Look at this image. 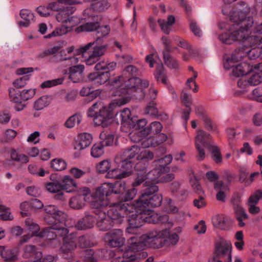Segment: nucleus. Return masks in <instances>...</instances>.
Wrapping results in <instances>:
<instances>
[{
  "mask_svg": "<svg viewBox=\"0 0 262 262\" xmlns=\"http://www.w3.org/2000/svg\"><path fill=\"white\" fill-rule=\"evenodd\" d=\"M164 60L165 64L171 69H176L178 67V62L167 53H164Z\"/></svg>",
  "mask_w": 262,
  "mask_h": 262,
  "instance_id": "64",
  "label": "nucleus"
},
{
  "mask_svg": "<svg viewBox=\"0 0 262 262\" xmlns=\"http://www.w3.org/2000/svg\"><path fill=\"white\" fill-rule=\"evenodd\" d=\"M232 203L233 205L236 219L238 222V225L240 227L245 225L244 221L248 219V215L241 205V195L238 192L234 193L232 197Z\"/></svg>",
  "mask_w": 262,
  "mask_h": 262,
  "instance_id": "19",
  "label": "nucleus"
},
{
  "mask_svg": "<svg viewBox=\"0 0 262 262\" xmlns=\"http://www.w3.org/2000/svg\"><path fill=\"white\" fill-rule=\"evenodd\" d=\"M104 146L101 143L97 142L94 144L91 149V155L94 158H99L104 153Z\"/></svg>",
  "mask_w": 262,
  "mask_h": 262,
  "instance_id": "43",
  "label": "nucleus"
},
{
  "mask_svg": "<svg viewBox=\"0 0 262 262\" xmlns=\"http://www.w3.org/2000/svg\"><path fill=\"white\" fill-rule=\"evenodd\" d=\"M46 190L50 193H55L60 192L61 189V183L60 182H50L45 184Z\"/></svg>",
  "mask_w": 262,
  "mask_h": 262,
  "instance_id": "53",
  "label": "nucleus"
},
{
  "mask_svg": "<svg viewBox=\"0 0 262 262\" xmlns=\"http://www.w3.org/2000/svg\"><path fill=\"white\" fill-rule=\"evenodd\" d=\"M50 103V98L47 96H43L36 100L34 103V108L40 111L47 107Z\"/></svg>",
  "mask_w": 262,
  "mask_h": 262,
  "instance_id": "46",
  "label": "nucleus"
},
{
  "mask_svg": "<svg viewBox=\"0 0 262 262\" xmlns=\"http://www.w3.org/2000/svg\"><path fill=\"white\" fill-rule=\"evenodd\" d=\"M124 155L129 159H133L138 161L136 165V169L140 174L146 177V171L144 169L146 165L154 158V154L149 149L134 145L124 150ZM138 176H137V177Z\"/></svg>",
  "mask_w": 262,
  "mask_h": 262,
  "instance_id": "7",
  "label": "nucleus"
},
{
  "mask_svg": "<svg viewBox=\"0 0 262 262\" xmlns=\"http://www.w3.org/2000/svg\"><path fill=\"white\" fill-rule=\"evenodd\" d=\"M90 190L88 187H83L79 190V194L72 198L70 201V206L75 209H79L85 205L84 202L86 201V198L90 194Z\"/></svg>",
  "mask_w": 262,
  "mask_h": 262,
  "instance_id": "20",
  "label": "nucleus"
},
{
  "mask_svg": "<svg viewBox=\"0 0 262 262\" xmlns=\"http://www.w3.org/2000/svg\"><path fill=\"white\" fill-rule=\"evenodd\" d=\"M147 123V121L145 119L138 120L133 126L135 130L131 133H136V136H147L150 133L149 127L146 126Z\"/></svg>",
  "mask_w": 262,
  "mask_h": 262,
  "instance_id": "26",
  "label": "nucleus"
},
{
  "mask_svg": "<svg viewBox=\"0 0 262 262\" xmlns=\"http://www.w3.org/2000/svg\"><path fill=\"white\" fill-rule=\"evenodd\" d=\"M124 154V150L117 155L115 158V162L118 164V167H120L124 178H126L132 174L134 169H136V166L130 160L133 159L126 157Z\"/></svg>",
  "mask_w": 262,
  "mask_h": 262,
  "instance_id": "16",
  "label": "nucleus"
},
{
  "mask_svg": "<svg viewBox=\"0 0 262 262\" xmlns=\"http://www.w3.org/2000/svg\"><path fill=\"white\" fill-rule=\"evenodd\" d=\"M55 228L57 230L59 236L63 239V243L60 249L61 252L65 258H67L66 255L72 257L73 251L76 248L77 239L75 235L73 233L69 234V230L66 227L62 228L60 226L55 227Z\"/></svg>",
  "mask_w": 262,
  "mask_h": 262,
  "instance_id": "12",
  "label": "nucleus"
},
{
  "mask_svg": "<svg viewBox=\"0 0 262 262\" xmlns=\"http://www.w3.org/2000/svg\"><path fill=\"white\" fill-rule=\"evenodd\" d=\"M0 256L6 261H14L17 259L15 251L6 246H0Z\"/></svg>",
  "mask_w": 262,
  "mask_h": 262,
  "instance_id": "35",
  "label": "nucleus"
},
{
  "mask_svg": "<svg viewBox=\"0 0 262 262\" xmlns=\"http://www.w3.org/2000/svg\"><path fill=\"white\" fill-rule=\"evenodd\" d=\"M96 219L93 215L89 214V212L85 213V216L80 220L76 225L77 229L84 230L91 228L95 223Z\"/></svg>",
  "mask_w": 262,
  "mask_h": 262,
  "instance_id": "27",
  "label": "nucleus"
},
{
  "mask_svg": "<svg viewBox=\"0 0 262 262\" xmlns=\"http://www.w3.org/2000/svg\"><path fill=\"white\" fill-rule=\"evenodd\" d=\"M74 47L71 46L60 51V61H68L70 65L77 64L79 62V58L76 56H71L70 55L74 51Z\"/></svg>",
  "mask_w": 262,
  "mask_h": 262,
  "instance_id": "31",
  "label": "nucleus"
},
{
  "mask_svg": "<svg viewBox=\"0 0 262 262\" xmlns=\"http://www.w3.org/2000/svg\"><path fill=\"white\" fill-rule=\"evenodd\" d=\"M9 96L11 101L14 103V109L16 111L19 112L24 109L26 104L22 102L21 91L14 88L9 89Z\"/></svg>",
  "mask_w": 262,
  "mask_h": 262,
  "instance_id": "25",
  "label": "nucleus"
},
{
  "mask_svg": "<svg viewBox=\"0 0 262 262\" xmlns=\"http://www.w3.org/2000/svg\"><path fill=\"white\" fill-rule=\"evenodd\" d=\"M111 167V162L108 160H104L98 163L96 168L97 171L99 173H107Z\"/></svg>",
  "mask_w": 262,
  "mask_h": 262,
  "instance_id": "55",
  "label": "nucleus"
},
{
  "mask_svg": "<svg viewBox=\"0 0 262 262\" xmlns=\"http://www.w3.org/2000/svg\"><path fill=\"white\" fill-rule=\"evenodd\" d=\"M104 104L102 101H97L90 107L87 112V116L89 117H95L98 114L99 110L103 107Z\"/></svg>",
  "mask_w": 262,
  "mask_h": 262,
  "instance_id": "58",
  "label": "nucleus"
},
{
  "mask_svg": "<svg viewBox=\"0 0 262 262\" xmlns=\"http://www.w3.org/2000/svg\"><path fill=\"white\" fill-rule=\"evenodd\" d=\"M212 222L214 227L225 229L227 227V219L223 214H217L213 216Z\"/></svg>",
  "mask_w": 262,
  "mask_h": 262,
  "instance_id": "42",
  "label": "nucleus"
},
{
  "mask_svg": "<svg viewBox=\"0 0 262 262\" xmlns=\"http://www.w3.org/2000/svg\"><path fill=\"white\" fill-rule=\"evenodd\" d=\"M110 78V74L108 71L104 72H96L91 73L89 76V79L94 81L95 84H102L106 83Z\"/></svg>",
  "mask_w": 262,
  "mask_h": 262,
  "instance_id": "32",
  "label": "nucleus"
},
{
  "mask_svg": "<svg viewBox=\"0 0 262 262\" xmlns=\"http://www.w3.org/2000/svg\"><path fill=\"white\" fill-rule=\"evenodd\" d=\"M129 100L128 97H122L114 100L109 105H104L94 118L95 125L102 127H107L113 121L114 108L125 104Z\"/></svg>",
  "mask_w": 262,
  "mask_h": 262,
  "instance_id": "6",
  "label": "nucleus"
},
{
  "mask_svg": "<svg viewBox=\"0 0 262 262\" xmlns=\"http://www.w3.org/2000/svg\"><path fill=\"white\" fill-rule=\"evenodd\" d=\"M214 188L216 191H217L216 195V199L221 202H225L227 194L229 191L228 187L224 185L222 181H217L214 184Z\"/></svg>",
  "mask_w": 262,
  "mask_h": 262,
  "instance_id": "33",
  "label": "nucleus"
},
{
  "mask_svg": "<svg viewBox=\"0 0 262 262\" xmlns=\"http://www.w3.org/2000/svg\"><path fill=\"white\" fill-rule=\"evenodd\" d=\"M123 78L120 76L118 79L110 80L107 85L108 90L116 91L114 95H118V98L128 97L130 99L131 97L127 96L126 94L136 92L139 94H135L134 96L138 97L139 99H142L144 96V90L149 86V81L147 80L137 77H133L123 83Z\"/></svg>",
  "mask_w": 262,
  "mask_h": 262,
  "instance_id": "3",
  "label": "nucleus"
},
{
  "mask_svg": "<svg viewBox=\"0 0 262 262\" xmlns=\"http://www.w3.org/2000/svg\"><path fill=\"white\" fill-rule=\"evenodd\" d=\"M116 67V63L111 62L106 63L104 61H101L97 63L95 67L96 71L105 70L106 71H110L114 70Z\"/></svg>",
  "mask_w": 262,
  "mask_h": 262,
  "instance_id": "57",
  "label": "nucleus"
},
{
  "mask_svg": "<svg viewBox=\"0 0 262 262\" xmlns=\"http://www.w3.org/2000/svg\"><path fill=\"white\" fill-rule=\"evenodd\" d=\"M136 133H130L129 136L131 140L134 142H141V144L143 146L142 148H146L150 146L157 145L156 141L154 142V138L152 137L146 138V136H136Z\"/></svg>",
  "mask_w": 262,
  "mask_h": 262,
  "instance_id": "29",
  "label": "nucleus"
},
{
  "mask_svg": "<svg viewBox=\"0 0 262 262\" xmlns=\"http://www.w3.org/2000/svg\"><path fill=\"white\" fill-rule=\"evenodd\" d=\"M232 245L230 242L221 239L215 244V254L224 259L225 262H231Z\"/></svg>",
  "mask_w": 262,
  "mask_h": 262,
  "instance_id": "17",
  "label": "nucleus"
},
{
  "mask_svg": "<svg viewBox=\"0 0 262 262\" xmlns=\"http://www.w3.org/2000/svg\"><path fill=\"white\" fill-rule=\"evenodd\" d=\"M245 45H249V42H252V46L254 47H258L262 48V36L258 37L256 35H248L247 39L245 40Z\"/></svg>",
  "mask_w": 262,
  "mask_h": 262,
  "instance_id": "61",
  "label": "nucleus"
},
{
  "mask_svg": "<svg viewBox=\"0 0 262 262\" xmlns=\"http://www.w3.org/2000/svg\"><path fill=\"white\" fill-rule=\"evenodd\" d=\"M17 133L14 129H7L5 130L3 137L2 139V142L8 143L13 140L16 136Z\"/></svg>",
  "mask_w": 262,
  "mask_h": 262,
  "instance_id": "62",
  "label": "nucleus"
},
{
  "mask_svg": "<svg viewBox=\"0 0 262 262\" xmlns=\"http://www.w3.org/2000/svg\"><path fill=\"white\" fill-rule=\"evenodd\" d=\"M103 239L105 243L111 247H117L123 245L125 238L123 236V231L121 229H116L106 233Z\"/></svg>",
  "mask_w": 262,
  "mask_h": 262,
  "instance_id": "18",
  "label": "nucleus"
},
{
  "mask_svg": "<svg viewBox=\"0 0 262 262\" xmlns=\"http://www.w3.org/2000/svg\"><path fill=\"white\" fill-rule=\"evenodd\" d=\"M51 226L45 228L42 231L38 234L37 236L45 237L48 240H54L57 236L59 235L58 231L53 228V225Z\"/></svg>",
  "mask_w": 262,
  "mask_h": 262,
  "instance_id": "41",
  "label": "nucleus"
},
{
  "mask_svg": "<svg viewBox=\"0 0 262 262\" xmlns=\"http://www.w3.org/2000/svg\"><path fill=\"white\" fill-rule=\"evenodd\" d=\"M242 58H239V56H237L234 61L238 60L233 67H231L229 69H226L229 70L231 68H233V75L236 77H245L247 76L248 73L250 71V68L251 67L250 63L242 62L241 63L236 65L238 62H239Z\"/></svg>",
  "mask_w": 262,
  "mask_h": 262,
  "instance_id": "22",
  "label": "nucleus"
},
{
  "mask_svg": "<svg viewBox=\"0 0 262 262\" xmlns=\"http://www.w3.org/2000/svg\"><path fill=\"white\" fill-rule=\"evenodd\" d=\"M78 143L75 146V148L82 150L90 146L93 140V137L91 134L82 133L78 135Z\"/></svg>",
  "mask_w": 262,
  "mask_h": 262,
  "instance_id": "28",
  "label": "nucleus"
},
{
  "mask_svg": "<svg viewBox=\"0 0 262 262\" xmlns=\"http://www.w3.org/2000/svg\"><path fill=\"white\" fill-rule=\"evenodd\" d=\"M155 76L158 82H161L164 84H167V77L162 64H159L157 68Z\"/></svg>",
  "mask_w": 262,
  "mask_h": 262,
  "instance_id": "54",
  "label": "nucleus"
},
{
  "mask_svg": "<svg viewBox=\"0 0 262 262\" xmlns=\"http://www.w3.org/2000/svg\"><path fill=\"white\" fill-rule=\"evenodd\" d=\"M142 211L144 212V223L158 224L168 222L169 216L166 214L160 215L150 209H145V210Z\"/></svg>",
  "mask_w": 262,
  "mask_h": 262,
  "instance_id": "21",
  "label": "nucleus"
},
{
  "mask_svg": "<svg viewBox=\"0 0 262 262\" xmlns=\"http://www.w3.org/2000/svg\"><path fill=\"white\" fill-rule=\"evenodd\" d=\"M247 76L253 86L261 83L262 82V64H258L254 67L251 66L249 73Z\"/></svg>",
  "mask_w": 262,
  "mask_h": 262,
  "instance_id": "23",
  "label": "nucleus"
},
{
  "mask_svg": "<svg viewBox=\"0 0 262 262\" xmlns=\"http://www.w3.org/2000/svg\"><path fill=\"white\" fill-rule=\"evenodd\" d=\"M175 17L173 15H169L167 19H159L158 22L161 27V30L165 34H168L171 30V26L175 23Z\"/></svg>",
  "mask_w": 262,
  "mask_h": 262,
  "instance_id": "37",
  "label": "nucleus"
},
{
  "mask_svg": "<svg viewBox=\"0 0 262 262\" xmlns=\"http://www.w3.org/2000/svg\"><path fill=\"white\" fill-rule=\"evenodd\" d=\"M44 209L47 213L45 220L48 224L53 225L54 229L55 227H64L66 215L62 211L52 205L46 206Z\"/></svg>",
  "mask_w": 262,
  "mask_h": 262,
  "instance_id": "14",
  "label": "nucleus"
},
{
  "mask_svg": "<svg viewBox=\"0 0 262 262\" xmlns=\"http://www.w3.org/2000/svg\"><path fill=\"white\" fill-rule=\"evenodd\" d=\"M208 149L211 152L213 160L217 163L221 162L222 158L219 147L213 143L209 146Z\"/></svg>",
  "mask_w": 262,
  "mask_h": 262,
  "instance_id": "59",
  "label": "nucleus"
},
{
  "mask_svg": "<svg viewBox=\"0 0 262 262\" xmlns=\"http://www.w3.org/2000/svg\"><path fill=\"white\" fill-rule=\"evenodd\" d=\"M109 203L104 206L106 216L115 224L121 223L125 217L126 212H129L134 206L129 203H115L107 208Z\"/></svg>",
  "mask_w": 262,
  "mask_h": 262,
  "instance_id": "10",
  "label": "nucleus"
},
{
  "mask_svg": "<svg viewBox=\"0 0 262 262\" xmlns=\"http://www.w3.org/2000/svg\"><path fill=\"white\" fill-rule=\"evenodd\" d=\"M237 86L241 93H245L250 90L253 86L247 76L242 77L237 81Z\"/></svg>",
  "mask_w": 262,
  "mask_h": 262,
  "instance_id": "47",
  "label": "nucleus"
},
{
  "mask_svg": "<svg viewBox=\"0 0 262 262\" xmlns=\"http://www.w3.org/2000/svg\"><path fill=\"white\" fill-rule=\"evenodd\" d=\"M102 201L94 199L91 202V206L94 209L95 213L98 216L97 227L100 230L107 231L113 227L114 223L106 216V209L104 208L105 205H102Z\"/></svg>",
  "mask_w": 262,
  "mask_h": 262,
  "instance_id": "13",
  "label": "nucleus"
},
{
  "mask_svg": "<svg viewBox=\"0 0 262 262\" xmlns=\"http://www.w3.org/2000/svg\"><path fill=\"white\" fill-rule=\"evenodd\" d=\"M100 39L97 38L93 42H89L84 46H81L76 50L77 55H82L84 56L85 54L92 47L93 51L89 56L85 59V62L87 65H92L96 63L103 56L107 49V45L106 44L100 45Z\"/></svg>",
  "mask_w": 262,
  "mask_h": 262,
  "instance_id": "8",
  "label": "nucleus"
},
{
  "mask_svg": "<svg viewBox=\"0 0 262 262\" xmlns=\"http://www.w3.org/2000/svg\"><path fill=\"white\" fill-rule=\"evenodd\" d=\"M172 160V157L171 155H168L164 157L154 161L152 163L154 168L149 171L145 176L140 174L139 173L136 177L135 180L133 182L134 187L138 186L143 182L145 179H147V182L149 181H155L156 182H168L172 180L174 178V176L172 173L166 174V177L164 179L163 178L159 179L161 174L166 171L167 166L171 163Z\"/></svg>",
  "mask_w": 262,
  "mask_h": 262,
  "instance_id": "4",
  "label": "nucleus"
},
{
  "mask_svg": "<svg viewBox=\"0 0 262 262\" xmlns=\"http://www.w3.org/2000/svg\"><path fill=\"white\" fill-rule=\"evenodd\" d=\"M101 141L100 142L104 146H111L114 144V136L113 134L102 132L100 135Z\"/></svg>",
  "mask_w": 262,
  "mask_h": 262,
  "instance_id": "52",
  "label": "nucleus"
},
{
  "mask_svg": "<svg viewBox=\"0 0 262 262\" xmlns=\"http://www.w3.org/2000/svg\"><path fill=\"white\" fill-rule=\"evenodd\" d=\"M29 172L36 177H43L46 174H48L49 171L45 170L42 168H40L36 164H29L28 167Z\"/></svg>",
  "mask_w": 262,
  "mask_h": 262,
  "instance_id": "45",
  "label": "nucleus"
},
{
  "mask_svg": "<svg viewBox=\"0 0 262 262\" xmlns=\"http://www.w3.org/2000/svg\"><path fill=\"white\" fill-rule=\"evenodd\" d=\"M179 240L177 233H171L168 229H153L140 237L133 236L129 238L131 248L140 250L144 248H159L163 247L165 242L176 245Z\"/></svg>",
  "mask_w": 262,
  "mask_h": 262,
  "instance_id": "2",
  "label": "nucleus"
},
{
  "mask_svg": "<svg viewBox=\"0 0 262 262\" xmlns=\"http://www.w3.org/2000/svg\"><path fill=\"white\" fill-rule=\"evenodd\" d=\"M194 143L198 152L197 159L199 161H202L205 157L204 148H208L213 144L211 141V136L202 129H198L194 138Z\"/></svg>",
  "mask_w": 262,
  "mask_h": 262,
  "instance_id": "15",
  "label": "nucleus"
},
{
  "mask_svg": "<svg viewBox=\"0 0 262 262\" xmlns=\"http://www.w3.org/2000/svg\"><path fill=\"white\" fill-rule=\"evenodd\" d=\"M250 8L247 5L242 3L241 7L235 11L230 12V19L232 24L222 23L219 24L220 28L223 32L219 35L220 40L223 43L230 45L235 41H242L244 48L236 50L230 57L226 59L224 62L225 69H229L233 67L238 60H235L237 56L239 58L248 56L251 59L257 58L259 55V51L256 49L258 47L245 45V40L249 35V29L253 24V20L249 15Z\"/></svg>",
  "mask_w": 262,
  "mask_h": 262,
  "instance_id": "1",
  "label": "nucleus"
},
{
  "mask_svg": "<svg viewBox=\"0 0 262 262\" xmlns=\"http://www.w3.org/2000/svg\"><path fill=\"white\" fill-rule=\"evenodd\" d=\"M134 206L132 211L126 212L125 217L127 219L128 226L126 228V232L129 234H137L139 228L144 223V212L136 207V202L129 203Z\"/></svg>",
  "mask_w": 262,
  "mask_h": 262,
  "instance_id": "11",
  "label": "nucleus"
},
{
  "mask_svg": "<svg viewBox=\"0 0 262 262\" xmlns=\"http://www.w3.org/2000/svg\"><path fill=\"white\" fill-rule=\"evenodd\" d=\"M11 157L13 160L18 162L22 164L27 163L29 161L28 156L24 154H20L15 149H13L11 151Z\"/></svg>",
  "mask_w": 262,
  "mask_h": 262,
  "instance_id": "56",
  "label": "nucleus"
},
{
  "mask_svg": "<svg viewBox=\"0 0 262 262\" xmlns=\"http://www.w3.org/2000/svg\"><path fill=\"white\" fill-rule=\"evenodd\" d=\"M61 189L65 190L68 192L73 191L76 187V183L75 181L70 176L66 175L62 179Z\"/></svg>",
  "mask_w": 262,
  "mask_h": 262,
  "instance_id": "38",
  "label": "nucleus"
},
{
  "mask_svg": "<svg viewBox=\"0 0 262 262\" xmlns=\"http://www.w3.org/2000/svg\"><path fill=\"white\" fill-rule=\"evenodd\" d=\"M84 70V66L82 64L71 66L69 68V79L74 82H78L82 78V75Z\"/></svg>",
  "mask_w": 262,
  "mask_h": 262,
  "instance_id": "30",
  "label": "nucleus"
},
{
  "mask_svg": "<svg viewBox=\"0 0 262 262\" xmlns=\"http://www.w3.org/2000/svg\"><path fill=\"white\" fill-rule=\"evenodd\" d=\"M110 4L105 0H102L92 4L91 8L86 9L83 12L84 16H90V13L92 11H102L108 8ZM92 16V15H91Z\"/></svg>",
  "mask_w": 262,
  "mask_h": 262,
  "instance_id": "36",
  "label": "nucleus"
},
{
  "mask_svg": "<svg viewBox=\"0 0 262 262\" xmlns=\"http://www.w3.org/2000/svg\"><path fill=\"white\" fill-rule=\"evenodd\" d=\"M20 16L24 19V21L19 22V25L27 27L30 24L31 21L33 20V14L28 9H23L20 12Z\"/></svg>",
  "mask_w": 262,
  "mask_h": 262,
  "instance_id": "40",
  "label": "nucleus"
},
{
  "mask_svg": "<svg viewBox=\"0 0 262 262\" xmlns=\"http://www.w3.org/2000/svg\"><path fill=\"white\" fill-rule=\"evenodd\" d=\"M70 31L71 30L69 29V28H68L66 24H62L61 26L57 28L51 33L46 35L45 38H49L52 37L61 36L66 34Z\"/></svg>",
  "mask_w": 262,
  "mask_h": 262,
  "instance_id": "51",
  "label": "nucleus"
},
{
  "mask_svg": "<svg viewBox=\"0 0 262 262\" xmlns=\"http://www.w3.org/2000/svg\"><path fill=\"white\" fill-rule=\"evenodd\" d=\"M82 120V116L79 114H75L69 117L65 122V126L69 128L74 127L79 124Z\"/></svg>",
  "mask_w": 262,
  "mask_h": 262,
  "instance_id": "50",
  "label": "nucleus"
},
{
  "mask_svg": "<svg viewBox=\"0 0 262 262\" xmlns=\"http://www.w3.org/2000/svg\"><path fill=\"white\" fill-rule=\"evenodd\" d=\"M99 27V24L97 22L92 23L89 22L85 23L80 26L77 27L75 29V32L80 33L83 31L92 32L94 31L97 29Z\"/></svg>",
  "mask_w": 262,
  "mask_h": 262,
  "instance_id": "44",
  "label": "nucleus"
},
{
  "mask_svg": "<svg viewBox=\"0 0 262 262\" xmlns=\"http://www.w3.org/2000/svg\"><path fill=\"white\" fill-rule=\"evenodd\" d=\"M125 183L123 181H118L115 183H104L98 187L95 192L92 194L94 199H98L102 201V205H107L108 201L107 196L112 193L119 194L123 193L125 189Z\"/></svg>",
  "mask_w": 262,
  "mask_h": 262,
  "instance_id": "9",
  "label": "nucleus"
},
{
  "mask_svg": "<svg viewBox=\"0 0 262 262\" xmlns=\"http://www.w3.org/2000/svg\"><path fill=\"white\" fill-rule=\"evenodd\" d=\"M106 177L110 179H121L125 178L124 176L122 174V172L120 167L117 166V167L113 168L110 169L106 174Z\"/></svg>",
  "mask_w": 262,
  "mask_h": 262,
  "instance_id": "60",
  "label": "nucleus"
},
{
  "mask_svg": "<svg viewBox=\"0 0 262 262\" xmlns=\"http://www.w3.org/2000/svg\"><path fill=\"white\" fill-rule=\"evenodd\" d=\"M81 22V19L80 17L77 16H71V15H70L64 24L71 30L73 27L76 26Z\"/></svg>",
  "mask_w": 262,
  "mask_h": 262,
  "instance_id": "63",
  "label": "nucleus"
},
{
  "mask_svg": "<svg viewBox=\"0 0 262 262\" xmlns=\"http://www.w3.org/2000/svg\"><path fill=\"white\" fill-rule=\"evenodd\" d=\"M129 250L124 253L121 256H117L114 258L112 262H139V258L134 251H137V250H134L131 248V244L129 243V239L128 241Z\"/></svg>",
  "mask_w": 262,
  "mask_h": 262,
  "instance_id": "24",
  "label": "nucleus"
},
{
  "mask_svg": "<svg viewBox=\"0 0 262 262\" xmlns=\"http://www.w3.org/2000/svg\"><path fill=\"white\" fill-rule=\"evenodd\" d=\"M27 231L33 236L36 235L39 231V226L30 219H27L25 221Z\"/></svg>",
  "mask_w": 262,
  "mask_h": 262,
  "instance_id": "48",
  "label": "nucleus"
},
{
  "mask_svg": "<svg viewBox=\"0 0 262 262\" xmlns=\"http://www.w3.org/2000/svg\"><path fill=\"white\" fill-rule=\"evenodd\" d=\"M75 11V8L74 7L67 6L63 10L57 13L56 15V19L57 21L64 24L69 16L72 14Z\"/></svg>",
  "mask_w": 262,
  "mask_h": 262,
  "instance_id": "39",
  "label": "nucleus"
},
{
  "mask_svg": "<svg viewBox=\"0 0 262 262\" xmlns=\"http://www.w3.org/2000/svg\"><path fill=\"white\" fill-rule=\"evenodd\" d=\"M51 167L55 171H61L66 168L67 163L62 159L56 158L50 162Z\"/></svg>",
  "mask_w": 262,
  "mask_h": 262,
  "instance_id": "49",
  "label": "nucleus"
},
{
  "mask_svg": "<svg viewBox=\"0 0 262 262\" xmlns=\"http://www.w3.org/2000/svg\"><path fill=\"white\" fill-rule=\"evenodd\" d=\"M144 185L146 187L140 192V194L136 202V207L140 210L150 209L149 208L157 207L161 206L163 201V196L161 194H156L151 196L159 190V187L156 184L159 182L144 180Z\"/></svg>",
  "mask_w": 262,
  "mask_h": 262,
  "instance_id": "5",
  "label": "nucleus"
},
{
  "mask_svg": "<svg viewBox=\"0 0 262 262\" xmlns=\"http://www.w3.org/2000/svg\"><path fill=\"white\" fill-rule=\"evenodd\" d=\"M78 3L79 2L78 0H58L56 2L50 3L49 8H50L51 11L59 12L63 10L67 6Z\"/></svg>",
  "mask_w": 262,
  "mask_h": 262,
  "instance_id": "34",
  "label": "nucleus"
}]
</instances>
